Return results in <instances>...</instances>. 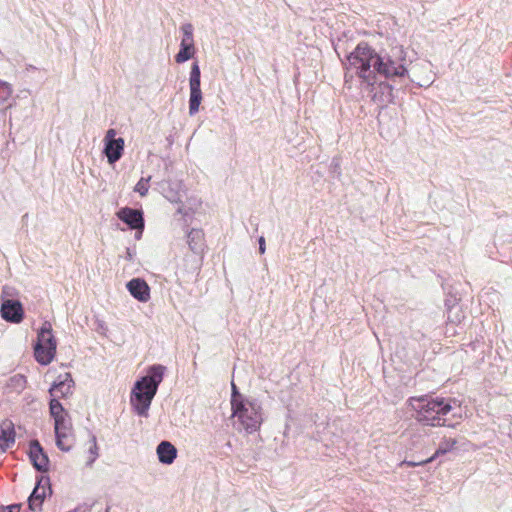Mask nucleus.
<instances>
[{"instance_id":"58836bf2","label":"nucleus","mask_w":512,"mask_h":512,"mask_svg":"<svg viewBox=\"0 0 512 512\" xmlns=\"http://www.w3.org/2000/svg\"><path fill=\"white\" fill-rule=\"evenodd\" d=\"M105 512H110V506H107V508L105 509Z\"/></svg>"},{"instance_id":"7c9ffc66","label":"nucleus","mask_w":512,"mask_h":512,"mask_svg":"<svg viewBox=\"0 0 512 512\" xmlns=\"http://www.w3.org/2000/svg\"><path fill=\"white\" fill-rule=\"evenodd\" d=\"M93 445L90 447L89 449V452L90 454L93 455L92 459L89 461V464L93 463L95 461V459L97 458L98 456V453H97V443H96V437L95 436H92V439H91Z\"/></svg>"},{"instance_id":"dca6fc26","label":"nucleus","mask_w":512,"mask_h":512,"mask_svg":"<svg viewBox=\"0 0 512 512\" xmlns=\"http://www.w3.org/2000/svg\"><path fill=\"white\" fill-rule=\"evenodd\" d=\"M159 462L170 465L177 457L176 447L169 441H161L156 448Z\"/></svg>"},{"instance_id":"6e6552de","label":"nucleus","mask_w":512,"mask_h":512,"mask_svg":"<svg viewBox=\"0 0 512 512\" xmlns=\"http://www.w3.org/2000/svg\"><path fill=\"white\" fill-rule=\"evenodd\" d=\"M48 485V489L50 493L52 492L50 487V479L47 476H39L36 481V486L33 489L32 493L28 497V506L29 509L33 512H40L42 510V505L46 496L45 488L43 485Z\"/></svg>"},{"instance_id":"f704fd0d","label":"nucleus","mask_w":512,"mask_h":512,"mask_svg":"<svg viewBox=\"0 0 512 512\" xmlns=\"http://www.w3.org/2000/svg\"><path fill=\"white\" fill-rule=\"evenodd\" d=\"M135 252L132 251L130 248H126V256L125 258L129 261H132L134 258Z\"/></svg>"},{"instance_id":"393cba45","label":"nucleus","mask_w":512,"mask_h":512,"mask_svg":"<svg viewBox=\"0 0 512 512\" xmlns=\"http://www.w3.org/2000/svg\"><path fill=\"white\" fill-rule=\"evenodd\" d=\"M150 180H151V176L140 178V180L137 182V184L134 187V191L139 193L142 197L146 196L148 193Z\"/></svg>"},{"instance_id":"c756f323","label":"nucleus","mask_w":512,"mask_h":512,"mask_svg":"<svg viewBox=\"0 0 512 512\" xmlns=\"http://www.w3.org/2000/svg\"><path fill=\"white\" fill-rule=\"evenodd\" d=\"M434 460V457H429L425 460H420V461H404L403 464H406L407 466L409 467H416V466H420V465H425L427 463H430Z\"/></svg>"},{"instance_id":"473e14b6","label":"nucleus","mask_w":512,"mask_h":512,"mask_svg":"<svg viewBox=\"0 0 512 512\" xmlns=\"http://www.w3.org/2000/svg\"><path fill=\"white\" fill-rule=\"evenodd\" d=\"M21 504H11L3 508V512H19Z\"/></svg>"},{"instance_id":"aec40b11","label":"nucleus","mask_w":512,"mask_h":512,"mask_svg":"<svg viewBox=\"0 0 512 512\" xmlns=\"http://www.w3.org/2000/svg\"><path fill=\"white\" fill-rule=\"evenodd\" d=\"M55 435H71V423L66 416L54 420Z\"/></svg>"},{"instance_id":"7ed1b4c3","label":"nucleus","mask_w":512,"mask_h":512,"mask_svg":"<svg viewBox=\"0 0 512 512\" xmlns=\"http://www.w3.org/2000/svg\"><path fill=\"white\" fill-rule=\"evenodd\" d=\"M165 371L164 365L153 364L147 368L146 375L134 383L130 394V403L137 415L148 416V410L163 381Z\"/></svg>"},{"instance_id":"f257e3e1","label":"nucleus","mask_w":512,"mask_h":512,"mask_svg":"<svg viewBox=\"0 0 512 512\" xmlns=\"http://www.w3.org/2000/svg\"><path fill=\"white\" fill-rule=\"evenodd\" d=\"M343 64L346 69H354L356 75L369 85L375 84L377 74L393 81L408 75L406 52L401 45L376 52L367 42L362 41L346 55Z\"/></svg>"},{"instance_id":"423d86ee","label":"nucleus","mask_w":512,"mask_h":512,"mask_svg":"<svg viewBox=\"0 0 512 512\" xmlns=\"http://www.w3.org/2000/svg\"><path fill=\"white\" fill-rule=\"evenodd\" d=\"M115 136L116 131L109 129L104 138L103 153L107 157L109 164H114L120 160L124 152V139L121 137L116 138Z\"/></svg>"},{"instance_id":"9b49d317","label":"nucleus","mask_w":512,"mask_h":512,"mask_svg":"<svg viewBox=\"0 0 512 512\" xmlns=\"http://www.w3.org/2000/svg\"><path fill=\"white\" fill-rule=\"evenodd\" d=\"M29 459L38 472L45 473L49 471L50 461L48 455L37 440L30 442Z\"/></svg>"},{"instance_id":"cd10ccee","label":"nucleus","mask_w":512,"mask_h":512,"mask_svg":"<svg viewBox=\"0 0 512 512\" xmlns=\"http://www.w3.org/2000/svg\"><path fill=\"white\" fill-rule=\"evenodd\" d=\"M55 355L56 354H34L36 361L41 365L50 364L54 360Z\"/></svg>"},{"instance_id":"412c9836","label":"nucleus","mask_w":512,"mask_h":512,"mask_svg":"<svg viewBox=\"0 0 512 512\" xmlns=\"http://www.w3.org/2000/svg\"><path fill=\"white\" fill-rule=\"evenodd\" d=\"M457 444L456 439H443L440 443L438 448L436 449L435 453L431 456L437 458L441 455H444L450 451H452Z\"/></svg>"},{"instance_id":"a211bd4d","label":"nucleus","mask_w":512,"mask_h":512,"mask_svg":"<svg viewBox=\"0 0 512 512\" xmlns=\"http://www.w3.org/2000/svg\"><path fill=\"white\" fill-rule=\"evenodd\" d=\"M15 443V430L12 422L3 423L0 432V448L6 451Z\"/></svg>"},{"instance_id":"f8f14e48","label":"nucleus","mask_w":512,"mask_h":512,"mask_svg":"<svg viewBox=\"0 0 512 512\" xmlns=\"http://www.w3.org/2000/svg\"><path fill=\"white\" fill-rule=\"evenodd\" d=\"M126 288L140 302H147L150 299V287L142 278L131 279L127 282Z\"/></svg>"},{"instance_id":"bb28decb","label":"nucleus","mask_w":512,"mask_h":512,"mask_svg":"<svg viewBox=\"0 0 512 512\" xmlns=\"http://www.w3.org/2000/svg\"><path fill=\"white\" fill-rule=\"evenodd\" d=\"M248 398H245L237 389L236 385L232 382V393H231V408L234 407V404L239 403L240 401H245Z\"/></svg>"},{"instance_id":"2f4dec72","label":"nucleus","mask_w":512,"mask_h":512,"mask_svg":"<svg viewBox=\"0 0 512 512\" xmlns=\"http://www.w3.org/2000/svg\"><path fill=\"white\" fill-rule=\"evenodd\" d=\"M12 381H15L16 382V386L20 387V388H23L25 383H26L25 377L23 375H16V376H14L12 378Z\"/></svg>"},{"instance_id":"20e7f679","label":"nucleus","mask_w":512,"mask_h":512,"mask_svg":"<svg viewBox=\"0 0 512 512\" xmlns=\"http://www.w3.org/2000/svg\"><path fill=\"white\" fill-rule=\"evenodd\" d=\"M262 408L256 399H247L234 404L232 416L236 417L247 433H253L260 428L263 421Z\"/></svg>"},{"instance_id":"4c0bfd02","label":"nucleus","mask_w":512,"mask_h":512,"mask_svg":"<svg viewBox=\"0 0 512 512\" xmlns=\"http://www.w3.org/2000/svg\"><path fill=\"white\" fill-rule=\"evenodd\" d=\"M79 510H80V507L75 508V509H73V510H70V511H68V512H78Z\"/></svg>"},{"instance_id":"ddd939ff","label":"nucleus","mask_w":512,"mask_h":512,"mask_svg":"<svg viewBox=\"0 0 512 512\" xmlns=\"http://www.w3.org/2000/svg\"><path fill=\"white\" fill-rule=\"evenodd\" d=\"M373 94V99L375 101H379L382 104H388L392 103L394 100V93L393 91L399 90L400 88H396L392 84L382 81L380 82L376 87H374V84L371 85Z\"/></svg>"},{"instance_id":"5701e85b","label":"nucleus","mask_w":512,"mask_h":512,"mask_svg":"<svg viewBox=\"0 0 512 512\" xmlns=\"http://www.w3.org/2000/svg\"><path fill=\"white\" fill-rule=\"evenodd\" d=\"M56 437V445L57 447L64 451L68 452L72 448V434L71 435H55Z\"/></svg>"},{"instance_id":"1a4fd4ad","label":"nucleus","mask_w":512,"mask_h":512,"mask_svg":"<svg viewBox=\"0 0 512 512\" xmlns=\"http://www.w3.org/2000/svg\"><path fill=\"white\" fill-rule=\"evenodd\" d=\"M0 313L4 320L11 323H20L24 318L22 303L17 299L3 300L1 303Z\"/></svg>"},{"instance_id":"9d476101","label":"nucleus","mask_w":512,"mask_h":512,"mask_svg":"<svg viewBox=\"0 0 512 512\" xmlns=\"http://www.w3.org/2000/svg\"><path fill=\"white\" fill-rule=\"evenodd\" d=\"M116 215L131 230H144L145 222L142 210L134 209L131 207H124L119 209Z\"/></svg>"},{"instance_id":"e433bc0d","label":"nucleus","mask_w":512,"mask_h":512,"mask_svg":"<svg viewBox=\"0 0 512 512\" xmlns=\"http://www.w3.org/2000/svg\"><path fill=\"white\" fill-rule=\"evenodd\" d=\"M136 231H137L136 232V238L139 239L141 237V235H142V231H140V230H136Z\"/></svg>"},{"instance_id":"4468645a","label":"nucleus","mask_w":512,"mask_h":512,"mask_svg":"<svg viewBox=\"0 0 512 512\" xmlns=\"http://www.w3.org/2000/svg\"><path fill=\"white\" fill-rule=\"evenodd\" d=\"M160 187L163 190L165 198L170 202H181L183 196L182 182L165 180L161 182Z\"/></svg>"},{"instance_id":"6ab92c4d","label":"nucleus","mask_w":512,"mask_h":512,"mask_svg":"<svg viewBox=\"0 0 512 512\" xmlns=\"http://www.w3.org/2000/svg\"><path fill=\"white\" fill-rule=\"evenodd\" d=\"M195 47L194 45L180 43V49L175 55V61L177 63H184L194 56Z\"/></svg>"},{"instance_id":"c85d7f7f","label":"nucleus","mask_w":512,"mask_h":512,"mask_svg":"<svg viewBox=\"0 0 512 512\" xmlns=\"http://www.w3.org/2000/svg\"><path fill=\"white\" fill-rule=\"evenodd\" d=\"M15 292L16 291L13 287L4 286L1 292V301L3 302L5 299H13L12 297L15 295Z\"/></svg>"},{"instance_id":"f03ea898","label":"nucleus","mask_w":512,"mask_h":512,"mask_svg":"<svg viewBox=\"0 0 512 512\" xmlns=\"http://www.w3.org/2000/svg\"><path fill=\"white\" fill-rule=\"evenodd\" d=\"M408 402L412 410L416 412L415 419L419 423L431 427H453L451 424H446L445 416L454 409V406L460 407L459 401L454 398L429 395L410 397Z\"/></svg>"},{"instance_id":"c9c22d12","label":"nucleus","mask_w":512,"mask_h":512,"mask_svg":"<svg viewBox=\"0 0 512 512\" xmlns=\"http://www.w3.org/2000/svg\"><path fill=\"white\" fill-rule=\"evenodd\" d=\"M387 355H388V357H389V360H390V361H392V362H394V361H395V360H394V357L400 358V354H392V353H389V354H387Z\"/></svg>"},{"instance_id":"72a5a7b5","label":"nucleus","mask_w":512,"mask_h":512,"mask_svg":"<svg viewBox=\"0 0 512 512\" xmlns=\"http://www.w3.org/2000/svg\"><path fill=\"white\" fill-rule=\"evenodd\" d=\"M258 244H259V253L264 254L265 250H266V245H265V238L263 236L259 237Z\"/></svg>"},{"instance_id":"0eeeda50","label":"nucleus","mask_w":512,"mask_h":512,"mask_svg":"<svg viewBox=\"0 0 512 512\" xmlns=\"http://www.w3.org/2000/svg\"><path fill=\"white\" fill-rule=\"evenodd\" d=\"M56 350L57 341L52 333L51 324L46 321L38 331L33 352H56Z\"/></svg>"},{"instance_id":"39448f33","label":"nucleus","mask_w":512,"mask_h":512,"mask_svg":"<svg viewBox=\"0 0 512 512\" xmlns=\"http://www.w3.org/2000/svg\"><path fill=\"white\" fill-rule=\"evenodd\" d=\"M189 87V115L193 116L199 111V107L202 101L201 71L198 63L196 62L191 66Z\"/></svg>"},{"instance_id":"f3484780","label":"nucleus","mask_w":512,"mask_h":512,"mask_svg":"<svg viewBox=\"0 0 512 512\" xmlns=\"http://www.w3.org/2000/svg\"><path fill=\"white\" fill-rule=\"evenodd\" d=\"M187 243L194 254H201L205 248L204 233L201 229H191L187 234Z\"/></svg>"},{"instance_id":"b1692460","label":"nucleus","mask_w":512,"mask_h":512,"mask_svg":"<svg viewBox=\"0 0 512 512\" xmlns=\"http://www.w3.org/2000/svg\"><path fill=\"white\" fill-rule=\"evenodd\" d=\"M181 31L183 33V37L181 43L194 45L193 39V26L190 23H185L181 26Z\"/></svg>"},{"instance_id":"4be33fe9","label":"nucleus","mask_w":512,"mask_h":512,"mask_svg":"<svg viewBox=\"0 0 512 512\" xmlns=\"http://www.w3.org/2000/svg\"><path fill=\"white\" fill-rule=\"evenodd\" d=\"M49 409L51 416L55 419L67 416V412L65 411L62 404L59 402L58 399L53 398L51 399L49 403Z\"/></svg>"},{"instance_id":"a878e982","label":"nucleus","mask_w":512,"mask_h":512,"mask_svg":"<svg viewBox=\"0 0 512 512\" xmlns=\"http://www.w3.org/2000/svg\"><path fill=\"white\" fill-rule=\"evenodd\" d=\"M13 93L12 86L4 81L0 80V98L2 101H6Z\"/></svg>"},{"instance_id":"2eb2a0df","label":"nucleus","mask_w":512,"mask_h":512,"mask_svg":"<svg viewBox=\"0 0 512 512\" xmlns=\"http://www.w3.org/2000/svg\"><path fill=\"white\" fill-rule=\"evenodd\" d=\"M58 381L54 382L49 392L51 395L58 397H66L71 394V388L74 385V381L70 373H65L63 376L58 377Z\"/></svg>"}]
</instances>
